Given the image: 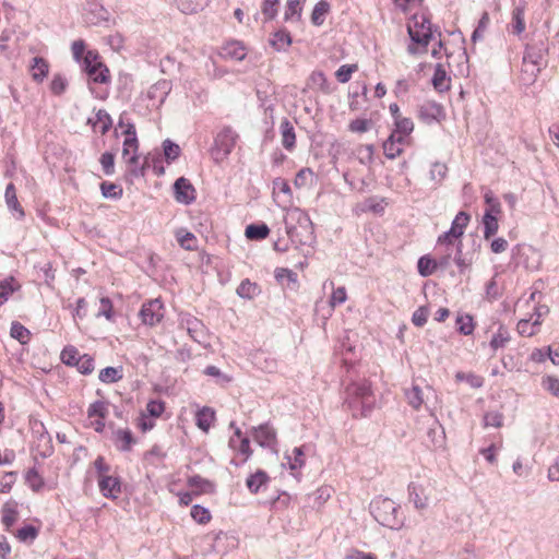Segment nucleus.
<instances>
[{
  "mask_svg": "<svg viewBox=\"0 0 559 559\" xmlns=\"http://www.w3.org/2000/svg\"><path fill=\"white\" fill-rule=\"evenodd\" d=\"M407 32L412 44L407 47L409 55L426 52L430 40L435 38V33L441 36V32L432 28L430 19L425 13L413 14L411 22L407 24Z\"/></svg>",
  "mask_w": 559,
  "mask_h": 559,
  "instance_id": "f257e3e1",
  "label": "nucleus"
},
{
  "mask_svg": "<svg viewBox=\"0 0 559 559\" xmlns=\"http://www.w3.org/2000/svg\"><path fill=\"white\" fill-rule=\"evenodd\" d=\"M346 403L353 416H368L374 406L371 383L367 380L349 383L346 388Z\"/></svg>",
  "mask_w": 559,
  "mask_h": 559,
  "instance_id": "f03ea898",
  "label": "nucleus"
},
{
  "mask_svg": "<svg viewBox=\"0 0 559 559\" xmlns=\"http://www.w3.org/2000/svg\"><path fill=\"white\" fill-rule=\"evenodd\" d=\"M370 512L382 526L401 530L404 525L405 516L401 507L390 498L377 497L373 499L370 503Z\"/></svg>",
  "mask_w": 559,
  "mask_h": 559,
  "instance_id": "7ed1b4c3",
  "label": "nucleus"
},
{
  "mask_svg": "<svg viewBox=\"0 0 559 559\" xmlns=\"http://www.w3.org/2000/svg\"><path fill=\"white\" fill-rule=\"evenodd\" d=\"M289 219L296 224L285 221L286 234L295 246H310L314 241L313 224L310 217L300 210L289 214Z\"/></svg>",
  "mask_w": 559,
  "mask_h": 559,
  "instance_id": "20e7f679",
  "label": "nucleus"
},
{
  "mask_svg": "<svg viewBox=\"0 0 559 559\" xmlns=\"http://www.w3.org/2000/svg\"><path fill=\"white\" fill-rule=\"evenodd\" d=\"M238 134L233 130L231 127H224L215 136L214 144L211 148L212 157L215 162H222L231 153Z\"/></svg>",
  "mask_w": 559,
  "mask_h": 559,
  "instance_id": "39448f33",
  "label": "nucleus"
},
{
  "mask_svg": "<svg viewBox=\"0 0 559 559\" xmlns=\"http://www.w3.org/2000/svg\"><path fill=\"white\" fill-rule=\"evenodd\" d=\"M164 314V305L158 298L145 301L139 312L142 323L150 326L158 324Z\"/></svg>",
  "mask_w": 559,
  "mask_h": 559,
  "instance_id": "423d86ee",
  "label": "nucleus"
},
{
  "mask_svg": "<svg viewBox=\"0 0 559 559\" xmlns=\"http://www.w3.org/2000/svg\"><path fill=\"white\" fill-rule=\"evenodd\" d=\"M181 328H185L189 334V336L200 345H205L207 342V329L204 323L191 316L186 314L180 319Z\"/></svg>",
  "mask_w": 559,
  "mask_h": 559,
  "instance_id": "0eeeda50",
  "label": "nucleus"
},
{
  "mask_svg": "<svg viewBox=\"0 0 559 559\" xmlns=\"http://www.w3.org/2000/svg\"><path fill=\"white\" fill-rule=\"evenodd\" d=\"M418 118L426 124L440 122L445 118L442 105L433 100H427L418 107Z\"/></svg>",
  "mask_w": 559,
  "mask_h": 559,
  "instance_id": "6e6552de",
  "label": "nucleus"
},
{
  "mask_svg": "<svg viewBox=\"0 0 559 559\" xmlns=\"http://www.w3.org/2000/svg\"><path fill=\"white\" fill-rule=\"evenodd\" d=\"M175 199L182 204H191L195 201V189L185 177L178 178L174 183Z\"/></svg>",
  "mask_w": 559,
  "mask_h": 559,
  "instance_id": "1a4fd4ad",
  "label": "nucleus"
},
{
  "mask_svg": "<svg viewBox=\"0 0 559 559\" xmlns=\"http://www.w3.org/2000/svg\"><path fill=\"white\" fill-rule=\"evenodd\" d=\"M33 431L37 435L36 449L38 454L45 459L52 454L53 447L50 435L46 431L43 423L36 424Z\"/></svg>",
  "mask_w": 559,
  "mask_h": 559,
  "instance_id": "9d476101",
  "label": "nucleus"
},
{
  "mask_svg": "<svg viewBox=\"0 0 559 559\" xmlns=\"http://www.w3.org/2000/svg\"><path fill=\"white\" fill-rule=\"evenodd\" d=\"M548 50L547 41L543 38L533 39L531 43L526 45L523 60H530L539 62L543 64L545 55Z\"/></svg>",
  "mask_w": 559,
  "mask_h": 559,
  "instance_id": "9b49d317",
  "label": "nucleus"
},
{
  "mask_svg": "<svg viewBox=\"0 0 559 559\" xmlns=\"http://www.w3.org/2000/svg\"><path fill=\"white\" fill-rule=\"evenodd\" d=\"M252 437L263 448H274L276 445V432L267 424L252 428Z\"/></svg>",
  "mask_w": 559,
  "mask_h": 559,
  "instance_id": "f8f14e48",
  "label": "nucleus"
},
{
  "mask_svg": "<svg viewBox=\"0 0 559 559\" xmlns=\"http://www.w3.org/2000/svg\"><path fill=\"white\" fill-rule=\"evenodd\" d=\"M98 487L102 495L110 499L118 498L121 492V481L119 477L102 476L98 480Z\"/></svg>",
  "mask_w": 559,
  "mask_h": 559,
  "instance_id": "ddd939ff",
  "label": "nucleus"
},
{
  "mask_svg": "<svg viewBox=\"0 0 559 559\" xmlns=\"http://www.w3.org/2000/svg\"><path fill=\"white\" fill-rule=\"evenodd\" d=\"M221 56L225 59L241 61L247 56V49L242 43L231 40L226 43L221 49Z\"/></svg>",
  "mask_w": 559,
  "mask_h": 559,
  "instance_id": "4468645a",
  "label": "nucleus"
},
{
  "mask_svg": "<svg viewBox=\"0 0 559 559\" xmlns=\"http://www.w3.org/2000/svg\"><path fill=\"white\" fill-rule=\"evenodd\" d=\"M406 143L403 136H396L395 133H391L390 136L383 142V153L386 158L394 159L400 156L403 152V145Z\"/></svg>",
  "mask_w": 559,
  "mask_h": 559,
  "instance_id": "2eb2a0df",
  "label": "nucleus"
},
{
  "mask_svg": "<svg viewBox=\"0 0 559 559\" xmlns=\"http://www.w3.org/2000/svg\"><path fill=\"white\" fill-rule=\"evenodd\" d=\"M4 199L8 209L13 213V215L17 219H22L25 216V213L17 200L16 189L12 182H10L5 188Z\"/></svg>",
  "mask_w": 559,
  "mask_h": 559,
  "instance_id": "dca6fc26",
  "label": "nucleus"
},
{
  "mask_svg": "<svg viewBox=\"0 0 559 559\" xmlns=\"http://www.w3.org/2000/svg\"><path fill=\"white\" fill-rule=\"evenodd\" d=\"M280 131L282 145L284 148L292 152L296 146V133L293 123L287 118H284L281 122Z\"/></svg>",
  "mask_w": 559,
  "mask_h": 559,
  "instance_id": "f3484780",
  "label": "nucleus"
},
{
  "mask_svg": "<svg viewBox=\"0 0 559 559\" xmlns=\"http://www.w3.org/2000/svg\"><path fill=\"white\" fill-rule=\"evenodd\" d=\"M409 501L414 503L417 510H424L428 507V496L425 493V489L415 483L408 485Z\"/></svg>",
  "mask_w": 559,
  "mask_h": 559,
  "instance_id": "a211bd4d",
  "label": "nucleus"
},
{
  "mask_svg": "<svg viewBox=\"0 0 559 559\" xmlns=\"http://www.w3.org/2000/svg\"><path fill=\"white\" fill-rule=\"evenodd\" d=\"M114 443L119 451L129 452L132 444L135 443V439L133 438L131 430L118 429L114 432Z\"/></svg>",
  "mask_w": 559,
  "mask_h": 559,
  "instance_id": "6ab92c4d",
  "label": "nucleus"
},
{
  "mask_svg": "<svg viewBox=\"0 0 559 559\" xmlns=\"http://www.w3.org/2000/svg\"><path fill=\"white\" fill-rule=\"evenodd\" d=\"M31 75L35 82H43L49 72V63L43 57H34L29 67Z\"/></svg>",
  "mask_w": 559,
  "mask_h": 559,
  "instance_id": "aec40b11",
  "label": "nucleus"
},
{
  "mask_svg": "<svg viewBox=\"0 0 559 559\" xmlns=\"http://www.w3.org/2000/svg\"><path fill=\"white\" fill-rule=\"evenodd\" d=\"M188 486L195 489L197 495L213 493L215 491V484L200 475H193L188 478Z\"/></svg>",
  "mask_w": 559,
  "mask_h": 559,
  "instance_id": "412c9836",
  "label": "nucleus"
},
{
  "mask_svg": "<svg viewBox=\"0 0 559 559\" xmlns=\"http://www.w3.org/2000/svg\"><path fill=\"white\" fill-rule=\"evenodd\" d=\"M270 481V476L266 472L258 469L255 473L249 475L246 480V486L251 493H258L259 490Z\"/></svg>",
  "mask_w": 559,
  "mask_h": 559,
  "instance_id": "4be33fe9",
  "label": "nucleus"
},
{
  "mask_svg": "<svg viewBox=\"0 0 559 559\" xmlns=\"http://www.w3.org/2000/svg\"><path fill=\"white\" fill-rule=\"evenodd\" d=\"M211 0H174L178 10L185 14H193L202 11Z\"/></svg>",
  "mask_w": 559,
  "mask_h": 559,
  "instance_id": "5701e85b",
  "label": "nucleus"
},
{
  "mask_svg": "<svg viewBox=\"0 0 559 559\" xmlns=\"http://www.w3.org/2000/svg\"><path fill=\"white\" fill-rule=\"evenodd\" d=\"M85 72L94 83L106 84L110 81V72L105 63H97L93 68L85 70Z\"/></svg>",
  "mask_w": 559,
  "mask_h": 559,
  "instance_id": "b1692460",
  "label": "nucleus"
},
{
  "mask_svg": "<svg viewBox=\"0 0 559 559\" xmlns=\"http://www.w3.org/2000/svg\"><path fill=\"white\" fill-rule=\"evenodd\" d=\"M469 218L471 216L464 212V211H461L456 214V216L454 217V219L452 221V224H451V228L449 229V234H452V237L454 239H459L463 233H464V229L466 228L468 222H469Z\"/></svg>",
  "mask_w": 559,
  "mask_h": 559,
  "instance_id": "393cba45",
  "label": "nucleus"
},
{
  "mask_svg": "<svg viewBox=\"0 0 559 559\" xmlns=\"http://www.w3.org/2000/svg\"><path fill=\"white\" fill-rule=\"evenodd\" d=\"M432 85L438 92H444L450 88V78L447 75L445 70L441 63H438L432 76Z\"/></svg>",
  "mask_w": 559,
  "mask_h": 559,
  "instance_id": "a878e982",
  "label": "nucleus"
},
{
  "mask_svg": "<svg viewBox=\"0 0 559 559\" xmlns=\"http://www.w3.org/2000/svg\"><path fill=\"white\" fill-rule=\"evenodd\" d=\"M237 295L243 299H253L261 293V289L257 283L251 282L246 278L241 281L239 286L236 289Z\"/></svg>",
  "mask_w": 559,
  "mask_h": 559,
  "instance_id": "bb28decb",
  "label": "nucleus"
},
{
  "mask_svg": "<svg viewBox=\"0 0 559 559\" xmlns=\"http://www.w3.org/2000/svg\"><path fill=\"white\" fill-rule=\"evenodd\" d=\"M139 141L124 140L122 144V157L127 164H136L139 162Z\"/></svg>",
  "mask_w": 559,
  "mask_h": 559,
  "instance_id": "cd10ccee",
  "label": "nucleus"
},
{
  "mask_svg": "<svg viewBox=\"0 0 559 559\" xmlns=\"http://www.w3.org/2000/svg\"><path fill=\"white\" fill-rule=\"evenodd\" d=\"M270 44L276 51H286L292 45V36L284 29L277 31L270 39Z\"/></svg>",
  "mask_w": 559,
  "mask_h": 559,
  "instance_id": "c85d7f7f",
  "label": "nucleus"
},
{
  "mask_svg": "<svg viewBox=\"0 0 559 559\" xmlns=\"http://www.w3.org/2000/svg\"><path fill=\"white\" fill-rule=\"evenodd\" d=\"M270 234V228L266 224H250L246 227L245 235L250 240L265 239Z\"/></svg>",
  "mask_w": 559,
  "mask_h": 559,
  "instance_id": "c756f323",
  "label": "nucleus"
},
{
  "mask_svg": "<svg viewBox=\"0 0 559 559\" xmlns=\"http://www.w3.org/2000/svg\"><path fill=\"white\" fill-rule=\"evenodd\" d=\"M214 419L215 413L210 407H203L197 413V426L205 432L209 431Z\"/></svg>",
  "mask_w": 559,
  "mask_h": 559,
  "instance_id": "7c9ffc66",
  "label": "nucleus"
},
{
  "mask_svg": "<svg viewBox=\"0 0 559 559\" xmlns=\"http://www.w3.org/2000/svg\"><path fill=\"white\" fill-rule=\"evenodd\" d=\"M330 11V4L325 0H320L313 8L311 13V22L316 26H321L325 21V15Z\"/></svg>",
  "mask_w": 559,
  "mask_h": 559,
  "instance_id": "2f4dec72",
  "label": "nucleus"
},
{
  "mask_svg": "<svg viewBox=\"0 0 559 559\" xmlns=\"http://www.w3.org/2000/svg\"><path fill=\"white\" fill-rule=\"evenodd\" d=\"M87 122L91 123L94 128L97 126V123H99V131L102 134H106L112 127V119L105 109H99L96 112V121H93V119L90 118Z\"/></svg>",
  "mask_w": 559,
  "mask_h": 559,
  "instance_id": "473e14b6",
  "label": "nucleus"
},
{
  "mask_svg": "<svg viewBox=\"0 0 559 559\" xmlns=\"http://www.w3.org/2000/svg\"><path fill=\"white\" fill-rule=\"evenodd\" d=\"M16 502H7L2 507V523L9 530L17 520Z\"/></svg>",
  "mask_w": 559,
  "mask_h": 559,
  "instance_id": "72a5a7b5",
  "label": "nucleus"
},
{
  "mask_svg": "<svg viewBox=\"0 0 559 559\" xmlns=\"http://www.w3.org/2000/svg\"><path fill=\"white\" fill-rule=\"evenodd\" d=\"M122 367H106L98 374L99 381L103 383H115L122 379Z\"/></svg>",
  "mask_w": 559,
  "mask_h": 559,
  "instance_id": "f704fd0d",
  "label": "nucleus"
},
{
  "mask_svg": "<svg viewBox=\"0 0 559 559\" xmlns=\"http://www.w3.org/2000/svg\"><path fill=\"white\" fill-rule=\"evenodd\" d=\"M394 130L392 133H395L396 136H403L404 141L407 142V136L414 130V122L411 118L402 117L397 121L394 122Z\"/></svg>",
  "mask_w": 559,
  "mask_h": 559,
  "instance_id": "c9c22d12",
  "label": "nucleus"
},
{
  "mask_svg": "<svg viewBox=\"0 0 559 559\" xmlns=\"http://www.w3.org/2000/svg\"><path fill=\"white\" fill-rule=\"evenodd\" d=\"M100 191L104 198L112 200H119L123 194V189L119 185L109 181L100 183Z\"/></svg>",
  "mask_w": 559,
  "mask_h": 559,
  "instance_id": "e433bc0d",
  "label": "nucleus"
},
{
  "mask_svg": "<svg viewBox=\"0 0 559 559\" xmlns=\"http://www.w3.org/2000/svg\"><path fill=\"white\" fill-rule=\"evenodd\" d=\"M203 373L213 377L215 379V383L219 386H226L228 383L231 382L233 378L219 370L216 366H207Z\"/></svg>",
  "mask_w": 559,
  "mask_h": 559,
  "instance_id": "4c0bfd02",
  "label": "nucleus"
},
{
  "mask_svg": "<svg viewBox=\"0 0 559 559\" xmlns=\"http://www.w3.org/2000/svg\"><path fill=\"white\" fill-rule=\"evenodd\" d=\"M310 87H318L321 92L328 94L331 92L330 84L322 71H314L309 78Z\"/></svg>",
  "mask_w": 559,
  "mask_h": 559,
  "instance_id": "58836bf2",
  "label": "nucleus"
},
{
  "mask_svg": "<svg viewBox=\"0 0 559 559\" xmlns=\"http://www.w3.org/2000/svg\"><path fill=\"white\" fill-rule=\"evenodd\" d=\"M162 146L165 159L168 164L176 160L181 153L180 146L169 139L164 140Z\"/></svg>",
  "mask_w": 559,
  "mask_h": 559,
  "instance_id": "ea45409f",
  "label": "nucleus"
},
{
  "mask_svg": "<svg viewBox=\"0 0 559 559\" xmlns=\"http://www.w3.org/2000/svg\"><path fill=\"white\" fill-rule=\"evenodd\" d=\"M483 225H484L485 239H489L490 237H492L498 231V228H499L497 216L491 215L490 213L484 214Z\"/></svg>",
  "mask_w": 559,
  "mask_h": 559,
  "instance_id": "a19ab883",
  "label": "nucleus"
},
{
  "mask_svg": "<svg viewBox=\"0 0 559 559\" xmlns=\"http://www.w3.org/2000/svg\"><path fill=\"white\" fill-rule=\"evenodd\" d=\"M25 480L29 485L31 489L35 492H39L45 486L44 478L39 475L35 467L27 471Z\"/></svg>",
  "mask_w": 559,
  "mask_h": 559,
  "instance_id": "79ce46f5",
  "label": "nucleus"
},
{
  "mask_svg": "<svg viewBox=\"0 0 559 559\" xmlns=\"http://www.w3.org/2000/svg\"><path fill=\"white\" fill-rule=\"evenodd\" d=\"M418 273L423 277L430 276L437 270L435 259L429 255H423L419 258L417 263Z\"/></svg>",
  "mask_w": 559,
  "mask_h": 559,
  "instance_id": "37998d69",
  "label": "nucleus"
},
{
  "mask_svg": "<svg viewBox=\"0 0 559 559\" xmlns=\"http://www.w3.org/2000/svg\"><path fill=\"white\" fill-rule=\"evenodd\" d=\"M456 326L460 334L471 335L475 329L473 317L471 314L457 316Z\"/></svg>",
  "mask_w": 559,
  "mask_h": 559,
  "instance_id": "c03bdc74",
  "label": "nucleus"
},
{
  "mask_svg": "<svg viewBox=\"0 0 559 559\" xmlns=\"http://www.w3.org/2000/svg\"><path fill=\"white\" fill-rule=\"evenodd\" d=\"M510 341V334L507 328L500 325L497 333H495L490 341V347L493 350H497L500 347H504L506 344Z\"/></svg>",
  "mask_w": 559,
  "mask_h": 559,
  "instance_id": "a18cd8bd",
  "label": "nucleus"
},
{
  "mask_svg": "<svg viewBox=\"0 0 559 559\" xmlns=\"http://www.w3.org/2000/svg\"><path fill=\"white\" fill-rule=\"evenodd\" d=\"M524 29V9L518 5L512 11V33L515 35H520Z\"/></svg>",
  "mask_w": 559,
  "mask_h": 559,
  "instance_id": "49530a36",
  "label": "nucleus"
},
{
  "mask_svg": "<svg viewBox=\"0 0 559 559\" xmlns=\"http://www.w3.org/2000/svg\"><path fill=\"white\" fill-rule=\"evenodd\" d=\"M11 337L17 340L21 344H26L29 341V331L20 322L14 321L10 329Z\"/></svg>",
  "mask_w": 559,
  "mask_h": 559,
  "instance_id": "de8ad7c7",
  "label": "nucleus"
},
{
  "mask_svg": "<svg viewBox=\"0 0 559 559\" xmlns=\"http://www.w3.org/2000/svg\"><path fill=\"white\" fill-rule=\"evenodd\" d=\"M542 66L539 62L523 60L522 63V72L524 75H527L525 79L528 83L535 81L537 74L539 73Z\"/></svg>",
  "mask_w": 559,
  "mask_h": 559,
  "instance_id": "09e8293b",
  "label": "nucleus"
},
{
  "mask_svg": "<svg viewBox=\"0 0 559 559\" xmlns=\"http://www.w3.org/2000/svg\"><path fill=\"white\" fill-rule=\"evenodd\" d=\"M301 3L300 0H287L284 19L290 21L296 19L297 21L301 17Z\"/></svg>",
  "mask_w": 559,
  "mask_h": 559,
  "instance_id": "8fccbe9b",
  "label": "nucleus"
},
{
  "mask_svg": "<svg viewBox=\"0 0 559 559\" xmlns=\"http://www.w3.org/2000/svg\"><path fill=\"white\" fill-rule=\"evenodd\" d=\"M81 356L74 346L69 345L62 349L60 358L64 365L73 367L78 364V358Z\"/></svg>",
  "mask_w": 559,
  "mask_h": 559,
  "instance_id": "3c124183",
  "label": "nucleus"
},
{
  "mask_svg": "<svg viewBox=\"0 0 559 559\" xmlns=\"http://www.w3.org/2000/svg\"><path fill=\"white\" fill-rule=\"evenodd\" d=\"M68 80L60 73L53 75L50 82V92L56 95H62L68 88Z\"/></svg>",
  "mask_w": 559,
  "mask_h": 559,
  "instance_id": "603ef678",
  "label": "nucleus"
},
{
  "mask_svg": "<svg viewBox=\"0 0 559 559\" xmlns=\"http://www.w3.org/2000/svg\"><path fill=\"white\" fill-rule=\"evenodd\" d=\"M107 414H108V407H107V403L104 401L93 402L88 406V409H87V416L90 418L97 417V418L106 419Z\"/></svg>",
  "mask_w": 559,
  "mask_h": 559,
  "instance_id": "864d4df0",
  "label": "nucleus"
},
{
  "mask_svg": "<svg viewBox=\"0 0 559 559\" xmlns=\"http://www.w3.org/2000/svg\"><path fill=\"white\" fill-rule=\"evenodd\" d=\"M405 395L408 404L413 408L418 409L421 406L424 400L421 396V390L418 385H413L409 390H406Z\"/></svg>",
  "mask_w": 559,
  "mask_h": 559,
  "instance_id": "5fc2aeb1",
  "label": "nucleus"
},
{
  "mask_svg": "<svg viewBox=\"0 0 559 559\" xmlns=\"http://www.w3.org/2000/svg\"><path fill=\"white\" fill-rule=\"evenodd\" d=\"M314 177H316V175L311 168H308V167L301 168L295 177V181H294L295 186L298 188L305 187L309 182H311Z\"/></svg>",
  "mask_w": 559,
  "mask_h": 559,
  "instance_id": "6e6d98bb",
  "label": "nucleus"
},
{
  "mask_svg": "<svg viewBox=\"0 0 559 559\" xmlns=\"http://www.w3.org/2000/svg\"><path fill=\"white\" fill-rule=\"evenodd\" d=\"M103 171L107 176H111L115 173V154L111 152H105L99 158Z\"/></svg>",
  "mask_w": 559,
  "mask_h": 559,
  "instance_id": "4d7b16f0",
  "label": "nucleus"
},
{
  "mask_svg": "<svg viewBox=\"0 0 559 559\" xmlns=\"http://www.w3.org/2000/svg\"><path fill=\"white\" fill-rule=\"evenodd\" d=\"M191 516L195 522L200 524H205L211 520L210 511L200 504H194L191 508Z\"/></svg>",
  "mask_w": 559,
  "mask_h": 559,
  "instance_id": "13d9d810",
  "label": "nucleus"
},
{
  "mask_svg": "<svg viewBox=\"0 0 559 559\" xmlns=\"http://www.w3.org/2000/svg\"><path fill=\"white\" fill-rule=\"evenodd\" d=\"M75 367L82 374H90L93 372L95 368L94 359L90 355L84 354L80 358H78V364L75 365Z\"/></svg>",
  "mask_w": 559,
  "mask_h": 559,
  "instance_id": "bf43d9fd",
  "label": "nucleus"
},
{
  "mask_svg": "<svg viewBox=\"0 0 559 559\" xmlns=\"http://www.w3.org/2000/svg\"><path fill=\"white\" fill-rule=\"evenodd\" d=\"M357 64H343L335 72V78L341 83H346L350 80L352 74L357 71Z\"/></svg>",
  "mask_w": 559,
  "mask_h": 559,
  "instance_id": "052dcab7",
  "label": "nucleus"
},
{
  "mask_svg": "<svg viewBox=\"0 0 559 559\" xmlns=\"http://www.w3.org/2000/svg\"><path fill=\"white\" fill-rule=\"evenodd\" d=\"M38 536V530L34 525H25L17 530L16 537L21 542H33Z\"/></svg>",
  "mask_w": 559,
  "mask_h": 559,
  "instance_id": "680f3d73",
  "label": "nucleus"
},
{
  "mask_svg": "<svg viewBox=\"0 0 559 559\" xmlns=\"http://www.w3.org/2000/svg\"><path fill=\"white\" fill-rule=\"evenodd\" d=\"M13 277L0 282V306L3 305L9 296L16 289V287L13 286Z\"/></svg>",
  "mask_w": 559,
  "mask_h": 559,
  "instance_id": "e2e57ef3",
  "label": "nucleus"
},
{
  "mask_svg": "<svg viewBox=\"0 0 559 559\" xmlns=\"http://www.w3.org/2000/svg\"><path fill=\"white\" fill-rule=\"evenodd\" d=\"M16 480L15 472H7L0 476V492L8 493L11 491Z\"/></svg>",
  "mask_w": 559,
  "mask_h": 559,
  "instance_id": "0e129e2a",
  "label": "nucleus"
},
{
  "mask_svg": "<svg viewBox=\"0 0 559 559\" xmlns=\"http://www.w3.org/2000/svg\"><path fill=\"white\" fill-rule=\"evenodd\" d=\"M533 325V319H522L519 321L516 329L522 336H533L536 333V328Z\"/></svg>",
  "mask_w": 559,
  "mask_h": 559,
  "instance_id": "69168bd1",
  "label": "nucleus"
},
{
  "mask_svg": "<svg viewBox=\"0 0 559 559\" xmlns=\"http://www.w3.org/2000/svg\"><path fill=\"white\" fill-rule=\"evenodd\" d=\"M503 424V415L499 412H487L484 416L485 427L500 428Z\"/></svg>",
  "mask_w": 559,
  "mask_h": 559,
  "instance_id": "338daca9",
  "label": "nucleus"
},
{
  "mask_svg": "<svg viewBox=\"0 0 559 559\" xmlns=\"http://www.w3.org/2000/svg\"><path fill=\"white\" fill-rule=\"evenodd\" d=\"M543 386L559 399V379L552 376L543 378Z\"/></svg>",
  "mask_w": 559,
  "mask_h": 559,
  "instance_id": "774afa93",
  "label": "nucleus"
}]
</instances>
